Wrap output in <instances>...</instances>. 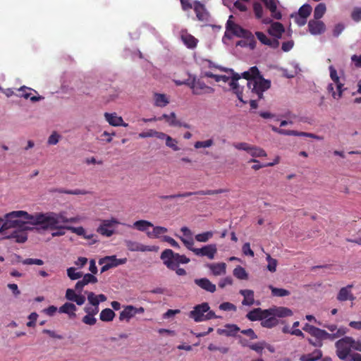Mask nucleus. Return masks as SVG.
I'll list each match as a JSON object with an SVG mask.
<instances>
[{
    "label": "nucleus",
    "mask_w": 361,
    "mask_h": 361,
    "mask_svg": "<svg viewBox=\"0 0 361 361\" xmlns=\"http://www.w3.org/2000/svg\"><path fill=\"white\" fill-rule=\"evenodd\" d=\"M293 315L290 309L285 307L274 306L267 310H262L259 307L255 308L250 311L246 317L252 322L261 321V325L263 327L271 329L279 323V318H284Z\"/></svg>",
    "instance_id": "f257e3e1"
},
{
    "label": "nucleus",
    "mask_w": 361,
    "mask_h": 361,
    "mask_svg": "<svg viewBox=\"0 0 361 361\" xmlns=\"http://www.w3.org/2000/svg\"><path fill=\"white\" fill-rule=\"evenodd\" d=\"M243 77L247 80L248 89L256 94L259 99H262L263 92L271 87L270 80L262 78L257 66H252L247 71H245Z\"/></svg>",
    "instance_id": "f03ea898"
},
{
    "label": "nucleus",
    "mask_w": 361,
    "mask_h": 361,
    "mask_svg": "<svg viewBox=\"0 0 361 361\" xmlns=\"http://www.w3.org/2000/svg\"><path fill=\"white\" fill-rule=\"evenodd\" d=\"M48 214H49V212L37 213L35 215H32L24 211V231L29 229L25 224H30L32 225L39 226L41 228L44 230H57L56 232H53L51 233L53 237L63 235L66 233L64 230H66V227L68 226H63V224H59V226L61 228L49 227L47 223L42 222V219L44 216H48Z\"/></svg>",
    "instance_id": "7ed1b4c3"
},
{
    "label": "nucleus",
    "mask_w": 361,
    "mask_h": 361,
    "mask_svg": "<svg viewBox=\"0 0 361 361\" xmlns=\"http://www.w3.org/2000/svg\"><path fill=\"white\" fill-rule=\"evenodd\" d=\"M161 259L167 268L175 270L180 264H187L190 259L185 255L175 253L171 249L164 250L161 254Z\"/></svg>",
    "instance_id": "20e7f679"
},
{
    "label": "nucleus",
    "mask_w": 361,
    "mask_h": 361,
    "mask_svg": "<svg viewBox=\"0 0 361 361\" xmlns=\"http://www.w3.org/2000/svg\"><path fill=\"white\" fill-rule=\"evenodd\" d=\"M207 302H202L194 307L193 310L190 312L189 317L195 322H202L216 318L215 313L209 310Z\"/></svg>",
    "instance_id": "39448f33"
},
{
    "label": "nucleus",
    "mask_w": 361,
    "mask_h": 361,
    "mask_svg": "<svg viewBox=\"0 0 361 361\" xmlns=\"http://www.w3.org/2000/svg\"><path fill=\"white\" fill-rule=\"evenodd\" d=\"M231 73H232V76L230 77L226 75H215L214 80L216 82H220L223 81L224 82H229V85L233 90V92L236 94L238 99L243 102V104H246L247 101H245L243 99V88L240 87V85L238 83V80L240 78V75L238 73H233V70H229Z\"/></svg>",
    "instance_id": "423d86ee"
},
{
    "label": "nucleus",
    "mask_w": 361,
    "mask_h": 361,
    "mask_svg": "<svg viewBox=\"0 0 361 361\" xmlns=\"http://www.w3.org/2000/svg\"><path fill=\"white\" fill-rule=\"evenodd\" d=\"M79 221L78 217L67 218L63 213L49 212L48 216L42 219V222L47 223L51 228H60L59 224L76 223Z\"/></svg>",
    "instance_id": "0eeeda50"
},
{
    "label": "nucleus",
    "mask_w": 361,
    "mask_h": 361,
    "mask_svg": "<svg viewBox=\"0 0 361 361\" xmlns=\"http://www.w3.org/2000/svg\"><path fill=\"white\" fill-rule=\"evenodd\" d=\"M23 210L13 211L6 214L2 218L6 231L10 228H16L19 231L23 228Z\"/></svg>",
    "instance_id": "6e6552de"
},
{
    "label": "nucleus",
    "mask_w": 361,
    "mask_h": 361,
    "mask_svg": "<svg viewBox=\"0 0 361 361\" xmlns=\"http://www.w3.org/2000/svg\"><path fill=\"white\" fill-rule=\"evenodd\" d=\"M351 343H354V339L349 336H345L336 342V355L341 360L350 361L347 358L351 351Z\"/></svg>",
    "instance_id": "1a4fd4ad"
},
{
    "label": "nucleus",
    "mask_w": 361,
    "mask_h": 361,
    "mask_svg": "<svg viewBox=\"0 0 361 361\" xmlns=\"http://www.w3.org/2000/svg\"><path fill=\"white\" fill-rule=\"evenodd\" d=\"M228 192L226 189H218V190H198L196 192H185L183 193H178L175 195H162L159 197L162 200H172L177 197H187L193 195H218L224 192Z\"/></svg>",
    "instance_id": "9d476101"
},
{
    "label": "nucleus",
    "mask_w": 361,
    "mask_h": 361,
    "mask_svg": "<svg viewBox=\"0 0 361 361\" xmlns=\"http://www.w3.org/2000/svg\"><path fill=\"white\" fill-rule=\"evenodd\" d=\"M126 262V258L118 259L115 255H113L100 259L99 263V264H104L101 268V272H104L111 268L116 267L121 264H123Z\"/></svg>",
    "instance_id": "9b49d317"
},
{
    "label": "nucleus",
    "mask_w": 361,
    "mask_h": 361,
    "mask_svg": "<svg viewBox=\"0 0 361 361\" xmlns=\"http://www.w3.org/2000/svg\"><path fill=\"white\" fill-rule=\"evenodd\" d=\"M271 130L275 133H277L280 135H283L306 137L314 138L316 140L322 139L319 136H318L315 134L311 133L300 132V131H297V130H285V129H281V128H277L274 126H271Z\"/></svg>",
    "instance_id": "f8f14e48"
},
{
    "label": "nucleus",
    "mask_w": 361,
    "mask_h": 361,
    "mask_svg": "<svg viewBox=\"0 0 361 361\" xmlns=\"http://www.w3.org/2000/svg\"><path fill=\"white\" fill-rule=\"evenodd\" d=\"M190 87L192 90V94L196 95L212 94L214 92V88L207 86L203 81L200 80H193V82L190 85Z\"/></svg>",
    "instance_id": "ddd939ff"
},
{
    "label": "nucleus",
    "mask_w": 361,
    "mask_h": 361,
    "mask_svg": "<svg viewBox=\"0 0 361 361\" xmlns=\"http://www.w3.org/2000/svg\"><path fill=\"white\" fill-rule=\"evenodd\" d=\"M192 252L197 256L207 257L209 259H213L217 252L216 244H209L201 248L192 250Z\"/></svg>",
    "instance_id": "4468645a"
},
{
    "label": "nucleus",
    "mask_w": 361,
    "mask_h": 361,
    "mask_svg": "<svg viewBox=\"0 0 361 361\" xmlns=\"http://www.w3.org/2000/svg\"><path fill=\"white\" fill-rule=\"evenodd\" d=\"M226 30L231 31L234 35L245 38L251 35V32L243 28L240 25L228 20L226 23Z\"/></svg>",
    "instance_id": "2eb2a0df"
},
{
    "label": "nucleus",
    "mask_w": 361,
    "mask_h": 361,
    "mask_svg": "<svg viewBox=\"0 0 361 361\" xmlns=\"http://www.w3.org/2000/svg\"><path fill=\"white\" fill-rule=\"evenodd\" d=\"M194 11L196 13V16L198 20L204 23L209 21V14L202 4L199 1H195L194 5Z\"/></svg>",
    "instance_id": "dca6fc26"
},
{
    "label": "nucleus",
    "mask_w": 361,
    "mask_h": 361,
    "mask_svg": "<svg viewBox=\"0 0 361 361\" xmlns=\"http://www.w3.org/2000/svg\"><path fill=\"white\" fill-rule=\"evenodd\" d=\"M309 31L312 35H319L325 31L324 23L319 20H310L308 23Z\"/></svg>",
    "instance_id": "f3484780"
},
{
    "label": "nucleus",
    "mask_w": 361,
    "mask_h": 361,
    "mask_svg": "<svg viewBox=\"0 0 361 361\" xmlns=\"http://www.w3.org/2000/svg\"><path fill=\"white\" fill-rule=\"evenodd\" d=\"M104 117L109 125L112 126H128V123H125L121 116H118L116 113H105Z\"/></svg>",
    "instance_id": "a211bd4d"
},
{
    "label": "nucleus",
    "mask_w": 361,
    "mask_h": 361,
    "mask_svg": "<svg viewBox=\"0 0 361 361\" xmlns=\"http://www.w3.org/2000/svg\"><path fill=\"white\" fill-rule=\"evenodd\" d=\"M87 299L89 302L92 305V307H86L85 308V312L87 314H90L94 317V314H97L99 312L98 305L99 304V300L98 299L97 295H87Z\"/></svg>",
    "instance_id": "6ab92c4d"
},
{
    "label": "nucleus",
    "mask_w": 361,
    "mask_h": 361,
    "mask_svg": "<svg viewBox=\"0 0 361 361\" xmlns=\"http://www.w3.org/2000/svg\"><path fill=\"white\" fill-rule=\"evenodd\" d=\"M266 6L267 9H269L271 13V16L276 19L280 20L282 17V15L280 11H277V6L276 0H260Z\"/></svg>",
    "instance_id": "aec40b11"
},
{
    "label": "nucleus",
    "mask_w": 361,
    "mask_h": 361,
    "mask_svg": "<svg viewBox=\"0 0 361 361\" xmlns=\"http://www.w3.org/2000/svg\"><path fill=\"white\" fill-rule=\"evenodd\" d=\"M125 245L127 247V249L132 252H136V251H140V252H145V251H150L151 249L149 246L142 245L137 242L132 241L130 240H125Z\"/></svg>",
    "instance_id": "412c9836"
},
{
    "label": "nucleus",
    "mask_w": 361,
    "mask_h": 361,
    "mask_svg": "<svg viewBox=\"0 0 361 361\" xmlns=\"http://www.w3.org/2000/svg\"><path fill=\"white\" fill-rule=\"evenodd\" d=\"M329 71H330V77H331V80L334 81L335 85L336 86V89L338 90V97H341L342 96V93L343 91V84L340 82L339 77L337 75V71L333 66H329Z\"/></svg>",
    "instance_id": "4be33fe9"
},
{
    "label": "nucleus",
    "mask_w": 361,
    "mask_h": 361,
    "mask_svg": "<svg viewBox=\"0 0 361 361\" xmlns=\"http://www.w3.org/2000/svg\"><path fill=\"white\" fill-rule=\"evenodd\" d=\"M97 281V278L92 274H86L84 276L82 275V279L80 281H78L75 284V289L80 292L82 288L87 285L90 283H94Z\"/></svg>",
    "instance_id": "5701e85b"
},
{
    "label": "nucleus",
    "mask_w": 361,
    "mask_h": 361,
    "mask_svg": "<svg viewBox=\"0 0 361 361\" xmlns=\"http://www.w3.org/2000/svg\"><path fill=\"white\" fill-rule=\"evenodd\" d=\"M181 39L185 45L189 49H194L197 47L198 40L188 32H182Z\"/></svg>",
    "instance_id": "b1692460"
},
{
    "label": "nucleus",
    "mask_w": 361,
    "mask_h": 361,
    "mask_svg": "<svg viewBox=\"0 0 361 361\" xmlns=\"http://www.w3.org/2000/svg\"><path fill=\"white\" fill-rule=\"evenodd\" d=\"M195 283L206 291L214 293L216 290V286L206 278L195 279Z\"/></svg>",
    "instance_id": "393cba45"
},
{
    "label": "nucleus",
    "mask_w": 361,
    "mask_h": 361,
    "mask_svg": "<svg viewBox=\"0 0 361 361\" xmlns=\"http://www.w3.org/2000/svg\"><path fill=\"white\" fill-rule=\"evenodd\" d=\"M284 31L285 29L283 25L279 22H274L271 23L269 29V33L277 39L281 37L282 34L284 32Z\"/></svg>",
    "instance_id": "a878e982"
},
{
    "label": "nucleus",
    "mask_w": 361,
    "mask_h": 361,
    "mask_svg": "<svg viewBox=\"0 0 361 361\" xmlns=\"http://www.w3.org/2000/svg\"><path fill=\"white\" fill-rule=\"evenodd\" d=\"M207 267L215 276H220L226 273V264L224 262L209 264Z\"/></svg>",
    "instance_id": "bb28decb"
},
{
    "label": "nucleus",
    "mask_w": 361,
    "mask_h": 361,
    "mask_svg": "<svg viewBox=\"0 0 361 361\" xmlns=\"http://www.w3.org/2000/svg\"><path fill=\"white\" fill-rule=\"evenodd\" d=\"M135 315V307L133 305H127L123 310L120 312L119 319L121 321H129L130 319Z\"/></svg>",
    "instance_id": "cd10ccee"
},
{
    "label": "nucleus",
    "mask_w": 361,
    "mask_h": 361,
    "mask_svg": "<svg viewBox=\"0 0 361 361\" xmlns=\"http://www.w3.org/2000/svg\"><path fill=\"white\" fill-rule=\"evenodd\" d=\"M154 105L159 107H164L169 103V99L164 94H154Z\"/></svg>",
    "instance_id": "c85d7f7f"
},
{
    "label": "nucleus",
    "mask_w": 361,
    "mask_h": 361,
    "mask_svg": "<svg viewBox=\"0 0 361 361\" xmlns=\"http://www.w3.org/2000/svg\"><path fill=\"white\" fill-rule=\"evenodd\" d=\"M322 357V353L319 350H315L313 353L303 355L300 357V361H317Z\"/></svg>",
    "instance_id": "c756f323"
},
{
    "label": "nucleus",
    "mask_w": 361,
    "mask_h": 361,
    "mask_svg": "<svg viewBox=\"0 0 361 361\" xmlns=\"http://www.w3.org/2000/svg\"><path fill=\"white\" fill-rule=\"evenodd\" d=\"M168 232V229L163 226H154L152 231H149L147 235L150 238H159L161 235Z\"/></svg>",
    "instance_id": "7c9ffc66"
},
{
    "label": "nucleus",
    "mask_w": 361,
    "mask_h": 361,
    "mask_svg": "<svg viewBox=\"0 0 361 361\" xmlns=\"http://www.w3.org/2000/svg\"><path fill=\"white\" fill-rule=\"evenodd\" d=\"M75 310H76L75 305L71 302H66L59 309V312L60 313L68 314L70 316H72V315L75 316Z\"/></svg>",
    "instance_id": "2f4dec72"
},
{
    "label": "nucleus",
    "mask_w": 361,
    "mask_h": 361,
    "mask_svg": "<svg viewBox=\"0 0 361 361\" xmlns=\"http://www.w3.org/2000/svg\"><path fill=\"white\" fill-rule=\"evenodd\" d=\"M115 317L114 312L110 308L103 310L99 315V318L103 322H111Z\"/></svg>",
    "instance_id": "473e14b6"
},
{
    "label": "nucleus",
    "mask_w": 361,
    "mask_h": 361,
    "mask_svg": "<svg viewBox=\"0 0 361 361\" xmlns=\"http://www.w3.org/2000/svg\"><path fill=\"white\" fill-rule=\"evenodd\" d=\"M305 291L307 292H326L328 290L325 286L322 283H312L305 286Z\"/></svg>",
    "instance_id": "72a5a7b5"
},
{
    "label": "nucleus",
    "mask_w": 361,
    "mask_h": 361,
    "mask_svg": "<svg viewBox=\"0 0 361 361\" xmlns=\"http://www.w3.org/2000/svg\"><path fill=\"white\" fill-rule=\"evenodd\" d=\"M133 227L140 231H145L148 227H154V225L146 220H138L133 224Z\"/></svg>",
    "instance_id": "f704fd0d"
},
{
    "label": "nucleus",
    "mask_w": 361,
    "mask_h": 361,
    "mask_svg": "<svg viewBox=\"0 0 361 361\" xmlns=\"http://www.w3.org/2000/svg\"><path fill=\"white\" fill-rule=\"evenodd\" d=\"M326 8L324 3L319 4L314 8V18L316 20H319L323 17L326 12Z\"/></svg>",
    "instance_id": "c9c22d12"
},
{
    "label": "nucleus",
    "mask_w": 361,
    "mask_h": 361,
    "mask_svg": "<svg viewBox=\"0 0 361 361\" xmlns=\"http://www.w3.org/2000/svg\"><path fill=\"white\" fill-rule=\"evenodd\" d=\"M244 298L242 301V305L245 306H252V305H260V302L258 300H255L253 298V295H243Z\"/></svg>",
    "instance_id": "e433bc0d"
},
{
    "label": "nucleus",
    "mask_w": 361,
    "mask_h": 361,
    "mask_svg": "<svg viewBox=\"0 0 361 361\" xmlns=\"http://www.w3.org/2000/svg\"><path fill=\"white\" fill-rule=\"evenodd\" d=\"M233 275L238 279L245 280L247 279L248 275L245 269L241 266H237L233 270Z\"/></svg>",
    "instance_id": "4c0bfd02"
},
{
    "label": "nucleus",
    "mask_w": 361,
    "mask_h": 361,
    "mask_svg": "<svg viewBox=\"0 0 361 361\" xmlns=\"http://www.w3.org/2000/svg\"><path fill=\"white\" fill-rule=\"evenodd\" d=\"M248 153L253 157L267 156V153L263 149L255 146H250Z\"/></svg>",
    "instance_id": "58836bf2"
},
{
    "label": "nucleus",
    "mask_w": 361,
    "mask_h": 361,
    "mask_svg": "<svg viewBox=\"0 0 361 361\" xmlns=\"http://www.w3.org/2000/svg\"><path fill=\"white\" fill-rule=\"evenodd\" d=\"M214 235V233L212 231H206L202 233L197 234L195 236V240L197 242L200 243H206L209 239H211Z\"/></svg>",
    "instance_id": "ea45409f"
},
{
    "label": "nucleus",
    "mask_w": 361,
    "mask_h": 361,
    "mask_svg": "<svg viewBox=\"0 0 361 361\" xmlns=\"http://www.w3.org/2000/svg\"><path fill=\"white\" fill-rule=\"evenodd\" d=\"M225 328L223 333L228 336H235L240 331V328L235 324H227Z\"/></svg>",
    "instance_id": "a19ab883"
},
{
    "label": "nucleus",
    "mask_w": 361,
    "mask_h": 361,
    "mask_svg": "<svg viewBox=\"0 0 361 361\" xmlns=\"http://www.w3.org/2000/svg\"><path fill=\"white\" fill-rule=\"evenodd\" d=\"M312 7L310 4H305L302 5L298 11V15L300 16L303 18H307L312 12Z\"/></svg>",
    "instance_id": "79ce46f5"
},
{
    "label": "nucleus",
    "mask_w": 361,
    "mask_h": 361,
    "mask_svg": "<svg viewBox=\"0 0 361 361\" xmlns=\"http://www.w3.org/2000/svg\"><path fill=\"white\" fill-rule=\"evenodd\" d=\"M67 300L76 302L77 305H81L85 301V295H66Z\"/></svg>",
    "instance_id": "37998d69"
},
{
    "label": "nucleus",
    "mask_w": 361,
    "mask_h": 361,
    "mask_svg": "<svg viewBox=\"0 0 361 361\" xmlns=\"http://www.w3.org/2000/svg\"><path fill=\"white\" fill-rule=\"evenodd\" d=\"M67 275L71 280H76L82 276V272L77 271L74 267H70L67 269Z\"/></svg>",
    "instance_id": "c03bdc74"
},
{
    "label": "nucleus",
    "mask_w": 361,
    "mask_h": 361,
    "mask_svg": "<svg viewBox=\"0 0 361 361\" xmlns=\"http://www.w3.org/2000/svg\"><path fill=\"white\" fill-rule=\"evenodd\" d=\"M279 158H276V160L274 161V162H270V163H267V164H263V165H261L259 164V161L257 160V159H252L250 160V162H254V163H257V164H255L252 166V169L257 171V170H259L261 168H263V167H267V166H272L276 164L279 163Z\"/></svg>",
    "instance_id": "a18cd8bd"
},
{
    "label": "nucleus",
    "mask_w": 361,
    "mask_h": 361,
    "mask_svg": "<svg viewBox=\"0 0 361 361\" xmlns=\"http://www.w3.org/2000/svg\"><path fill=\"white\" fill-rule=\"evenodd\" d=\"M167 123L171 126H178L181 127L182 123L176 119V115L174 112H171L168 117Z\"/></svg>",
    "instance_id": "49530a36"
},
{
    "label": "nucleus",
    "mask_w": 361,
    "mask_h": 361,
    "mask_svg": "<svg viewBox=\"0 0 361 361\" xmlns=\"http://www.w3.org/2000/svg\"><path fill=\"white\" fill-rule=\"evenodd\" d=\"M213 144L214 140L212 139H209L204 141H197L195 143L194 147L196 149L207 148L211 147L212 145H213Z\"/></svg>",
    "instance_id": "de8ad7c7"
},
{
    "label": "nucleus",
    "mask_w": 361,
    "mask_h": 361,
    "mask_svg": "<svg viewBox=\"0 0 361 361\" xmlns=\"http://www.w3.org/2000/svg\"><path fill=\"white\" fill-rule=\"evenodd\" d=\"M325 335H326L325 330L314 327L311 336L322 341V340L325 339Z\"/></svg>",
    "instance_id": "09e8293b"
},
{
    "label": "nucleus",
    "mask_w": 361,
    "mask_h": 361,
    "mask_svg": "<svg viewBox=\"0 0 361 361\" xmlns=\"http://www.w3.org/2000/svg\"><path fill=\"white\" fill-rule=\"evenodd\" d=\"M121 223L116 218L112 217L110 219H104L101 221V225L106 227L107 228H110L113 227L114 225L120 224Z\"/></svg>",
    "instance_id": "8fccbe9b"
},
{
    "label": "nucleus",
    "mask_w": 361,
    "mask_h": 361,
    "mask_svg": "<svg viewBox=\"0 0 361 361\" xmlns=\"http://www.w3.org/2000/svg\"><path fill=\"white\" fill-rule=\"evenodd\" d=\"M97 231L102 235H104L106 237H111L114 233V230L109 229L106 227L102 226L101 224L97 228Z\"/></svg>",
    "instance_id": "3c124183"
},
{
    "label": "nucleus",
    "mask_w": 361,
    "mask_h": 361,
    "mask_svg": "<svg viewBox=\"0 0 361 361\" xmlns=\"http://www.w3.org/2000/svg\"><path fill=\"white\" fill-rule=\"evenodd\" d=\"M253 11L257 18L260 19L263 16V8L260 3L255 2L253 4Z\"/></svg>",
    "instance_id": "603ef678"
},
{
    "label": "nucleus",
    "mask_w": 361,
    "mask_h": 361,
    "mask_svg": "<svg viewBox=\"0 0 361 361\" xmlns=\"http://www.w3.org/2000/svg\"><path fill=\"white\" fill-rule=\"evenodd\" d=\"M337 300L340 302L350 301V307L353 306V301L355 300L353 295H338Z\"/></svg>",
    "instance_id": "864d4df0"
},
{
    "label": "nucleus",
    "mask_w": 361,
    "mask_h": 361,
    "mask_svg": "<svg viewBox=\"0 0 361 361\" xmlns=\"http://www.w3.org/2000/svg\"><path fill=\"white\" fill-rule=\"evenodd\" d=\"M351 18L355 22L361 21V7H355L351 13Z\"/></svg>",
    "instance_id": "5fc2aeb1"
},
{
    "label": "nucleus",
    "mask_w": 361,
    "mask_h": 361,
    "mask_svg": "<svg viewBox=\"0 0 361 361\" xmlns=\"http://www.w3.org/2000/svg\"><path fill=\"white\" fill-rule=\"evenodd\" d=\"M66 230H68V231H71L72 233H75L80 236L84 235L85 232V228L82 226L73 227V226H68L66 227Z\"/></svg>",
    "instance_id": "6e6d98bb"
},
{
    "label": "nucleus",
    "mask_w": 361,
    "mask_h": 361,
    "mask_svg": "<svg viewBox=\"0 0 361 361\" xmlns=\"http://www.w3.org/2000/svg\"><path fill=\"white\" fill-rule=\"evenodd\" d=\"M267 259L268 261V265H267L268 270L271 272L276 271V266H277L276 259L271 258L270 255H268Z\"/></svg>",
    "instance_id": "4d7b16f0"
},
{
    "label": "nucleus",
    "mask_w": 361,
    "mask_h": 361,
    "mask_svg": "<svg viewBox=\"0 0 361 361\" xmlns=\"http://www.w3.org/2000/svg\"><path fill=\"white\" fill-rule=\"evenodd\" d=\"M180 240L183 243V244L185 245V247L192 252V250L196 249L193 247L194 245V240L192 238H185L183 237H180Z\"/></svg>",
    "instance_id": "13d9d810"
},
{
    "label": "nucleus",
    "mask_w": 361,
    "mask_h": 361,
    "mask_svg": "<svg viewBox=\"0 0 361 361\" xmlns=\"http://www.w3.org/2000/svg\"><path fill=\"white\" fill-rule=\"evenodd\" d=\"M219 309L224 311H235L236 307L228 302H225L219 305Z\"/></svg>",
    "instance_id": "bf43d9fd"
},
{
    "label": "nucleus",
    "mask_w": 361,
    "mask_h": 361,
    "mask_svg": "<svg viewBox=\"0 0 361 361\" xmlns=\"http://www.w3.org/2000/svg\"><path fill=\"white\" fill-rule=\"evenodd\" d=\"M208 349L210 350V351H219L220 353H223V354H225V353H227L228 352V348L227 347H219V346H217L214 344H210L209 346H208Z\"/></svg>",
    "instance_id": "052dcab7"
},
{
    "label": "nucleus",
    "mask_w": 361,
    "mask_h": 361,
    "mask_svg": "<svg viewBox=\"0 0 361 361\" xmlns=\"http://www.w3.org/2000/svg\"><path fill=\"white\" fill-rule=\"evenodd\" d=\"M82 321L85 324L92 326L96 324L97 319L90 314L87 313V314L83 317Z\"/></svg>",
    "instance_id": "680f3d73"
},
{
    "label": "nucleus",
    "mask_w": 361,
    "mask_h": 361,
    "mask_svg": "<svg viewBox=\"0 0 361 361\" xmlns=\"http://www.w3.org/2000/svg\"><path fill=\"white\" fill-rule=\"evenodd\" d=\"M161 240L164 242H166L171 245V246L175 248H180L179 244L171 237L169 235H164L161 238Z\"/></svg>",
    "instance_id": "e2e57ef3"
},
{
    "label": "nucleus",
    "mask_w": 361,
    "mask_h": 361,
    "mask_svg": "<svg viewBox=\"0 0 361 361\" xmlns=\"http://www.w3.org/2000/svg\"><path fill=\"white\" fill-rule=\"evenodd\" d=\"M166 145L167 147L171 148L174 151H178L179 149L178 147L177 146V141L173 139L171 137H167Z\"/></svg>",
    "instance_id": "0e129e2a"
},
{
    "label": "nucleus",
    "mask_w": 361,
    "mask_h": 361,
    "mask_svg": "<svg viewBox=\"0 0 361 361\" xmlns=\"http://www.w3.org/2000/svg\"><path fill=\"white\" fill-rule=\"evenodd\" d=\"M242 251L245 255L254 257V252L250 248V245L249 243H245L242 247Z\"/></svg>",
    "instance_id": "69168bd1"
},
{
    "label": "nucleus",
    "mask_w": 361,
    "mask_h": 361,
    "mask_svg": "<svg viewBox=\"0 0 361 361\" xmlns=\"http://www.w3.org/2000/svg\"><path fill=\"white\" fill-rule=\"evenodd\" d=\"M255 35L262 44L267 45L269 42V39L262 32H256Z\"/></svg>",
    "instance_id": "338daca9"
},
{
    "label": "nucleus",
    "mask_w": 361,
    "mask_h": 361,
    "mask_svg": "<svg viewBox=\"0 0 361 361\" xmlns=\"http://www.w3.org/2000/svg\"><path fill=\"white\" fill-rule=\"evenodd\" d=\"M264 344L265 343L264 342H261L250 345L249 347L250 349L256 351L257 353H262L264 348Z\"/></svg>",
    "instance_id": "774afa93"
}]
</instances>
